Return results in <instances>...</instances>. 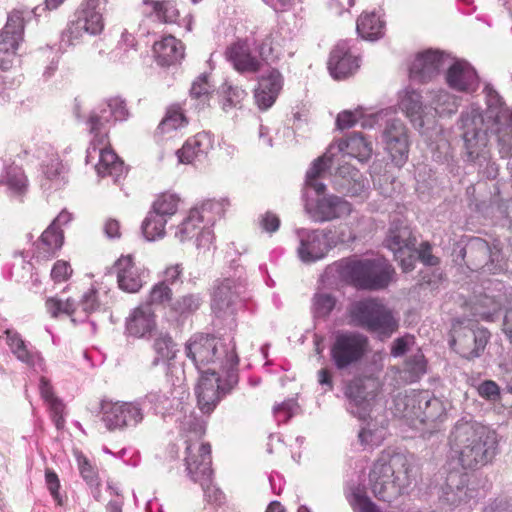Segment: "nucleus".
Segmentation results:
<instances>
[{"instance_id":"nucleus-1","label":"nucleus","mask_w":512,"mask_h":512,"mask_svg":"<svg viewBox=\"0 0 512 512\" xmlns=\"http://www.w3.org/2000/svg\"><path fill=\"white\" fill-rule=\"evenodd\" d=\"M449 445L463 468L474 469L487 464L494 457L497 438L488 427L463 418L454 425Z\"/></svg>"},{"instance_id":"nucleus-2","label":"nucleus","mask_w":512,"mask_h":512,"mask_svg":"<svg viewBox=\"0 0 512 512\" xmlns=\"http://www.w3.org/2000/svg\"><path fill=\"white\" fill-rule=\"evenodd\" d=\"M189 424L195 442L192 438L186 440L185 447V465L186 471L190 479L199 483L204 492V498L208 503L214 505H221L224 502L225 496L223 492L212 483V468H211V447L208 443L201 442L204 435V426L197 421L193 416L186 418L182 427Z\"/></svg>"},{"instance_id":"nucleus-3","label":"nucleus","mask_w":512,"mask_h":512,"mask_svg":"<svg viewBox=\"0 0 512 512\" xmlns=\"http://www.w3.org/2000/svg\"><path fill=\"white\" fill-rule=\"evenodd\" d=\"M409 458L399 452L383 451L368 476V488L379 500L391 502L409 484Z\"/></svg>"},{"instance_id":"nucleus-4","label":"nucleus","mask_w":512,"mask_h":512,"mask_svg":"<svg viewBox=\"0 0 512 512\" xmlns=\"http://www.w3.org/2000/svg\"><path fill=\"white\" fill-rule=\"evenodd\" d=\"M229 205L227 198L209 199L196 204L176 226L175 239L180 243L195 239L198 249L209 250L215 238L212 228Z\"/></svg>"},{"instance_id":"nucleus-5","label":"nucleus","mask_w":512,"mask_h":512,"mask_svg":"<svg viewBox=\"0 0 512 512\" xmlns=\"http://www.w3.org/2000/svg\"><path fill=\"white\" fill-rule=\"evenodd\" d=\"M338 274L354 286L362 289H382L389 285L394 270L382 258H346L335 263Z\"/></svg>"},{"instance_id":"nucleus-6","label":"nucleus","mask_w":512,"mask_h":512,"mask_svg":"<svg viewBox=\"0 0 512 512\" xmlns=\"http://www.w3.org/2000/svg\"><path fill=\"white\" fill-rule=\"evenodd\" d=\"M385 122L381 134V142L391 161L402 167L408 160L410 140L408 129L401 119L396 117L392 109L381 110L361 121V126L373 127L374 124Z\"/></svg>"},{"instance_id":"nucleus-7","label":"nucleus","mask_w":512,"mask_h":512,"mask_svg":"<svg viewBox=\"0 0 512 512\" xmlns=\"http://www.w3.org/2000/svg\"><path fill=\"white\" fill-rule=\"evenodd\" d=\"M167 379L174 386V390L173 392H171V395H168L166 392L162 391L149 392L144 396V398H141L142 403L144 401L148 402L151 405L154 412L156 414H160L163 417L172 414L174 411L180 408L181 412L183 413V416L177 419V422L179 424L181 437L183 439L184 444L186 445V440L189 438H193L192 433L190 432L191 427L189 426V424L185 425V429L182 427V424L183 422L186 421V418H188L189 416H193L197 421L202 423L204 427L205 424L202 420L197 418L192 411L187 413V407L183 406V399L186 395V391L183 386L184 376L176 375L174 376V378ZM192 442H195V439H192Z\"/></svg>"},{"instance_id":"nucleus-8","label":"nucleus","mask_w":512,"mask_h":512,"mask_svg":"<svg viewBox=\"0 0 512 512\" xmlns=\"http://www.w3.org/2000/svg\"><path fill=\"white\" fill-rule=\"evenodd\" d=\"M395 413L418 429V423L426 424L441 419L444 407L439 399L430 398L428 393L412 391L396 397Z\"/></svg>"},{"instance_id":"nucleus-9","label":"nucleus","mask_w":512,"mask_h":512,"mask_svg":"<svg viewBox=\"0 0 512 512\" xmlns=\"http://www.w3.org/2000/svg\"><path fill=\"white\" fill-rule=\"evenodd\" d=\"M351 314L361 327L376 334L380 340L391 337L399 326L392 311L374 299L356 302Z\"/></svg>"},{"instance_id":"nucleus-10","label":"nucleus","mask_w":512,"mask_h":512,"mask_svg":"<svg viewBox=\"0 0 512 512\" xmlns=\"http://www.w3.org/2000/svg\"><path fill=\"white\" fill-rule=\"evenodd\" d=\"M369 350V339L355 331H337L329 347L332 364L337 370L345 371L356 366Z\"/></svg>"},{"instance_id":"nucleus-11","label":"nucleus","mask_w":512,"mask_h":512,"mask_svg":"<svg viewBox=\"0 0 512 512\" xmlns=\"http://www.w3.org/2000/svg\"><path fill=\"white\" fill-rule=\"evenodd\" d=\"M144 418L142 399L134 401L102 399L100 402V419L110 432L134 429L143 422Z\"/></svg>"},{"instance_id":"nucleus-12","label":"nucleus","mask_w":512,"mask_h":512,"mask_svg":"<svg viewBox=\"0 0 512 512\" xmlns=\"http://www.w3.org/2000/svg\"><path fill=\"white\" fill-rule=\"evenodd\" d=\"M35 9L17 8L9 15L0 32V69L9 70L20 62L17 49L22 41L25 22L36 15Z\"/></svg>"},{"instance_id":"nucleus-13","label":"nucleus","mask_w":512,"mask_h":512,"mask_svg":"<svg viewBox=\"0 0 512 512\" xmlns=\"http://www.w3.org/2000/svg\"><path fill=\"white\" fill-rule=\"evenodd\" d=\"M459 129L470 157H478L481 150L487 146L488 132L495 134V127L486 117L481 108L470 105L461 112L458 120Z\"/></svg>"},{"instance_id":"nucleus-14","label":"nucleus","mask_w":512,"mask_h":512,"mask_svg":"<svg viewBox=\"0 0 512 512\" xmlns=\"http://www.w3.org/2000/svg\"><path fill=\"white\" fill-rule=\"evenodd\" d=\"M487 109L486 117L494 125L498 150L502 158H512V112L505 105L501 96L492 87L484 88Z\"/></svg>"},{"instance_id":"nucleus-15","label":"nucleus","mask_w":512,"mask_h":512,"mask_svg":"<svg viewBox=\"0 0 512 512\" xmlns=\"http://www.w3.org/2000/svg\"><path fill=\"white\" fill-rule=\"evenodd\" d=\"M299 240L297 254L299 259L306 264L314 263L324 259L329 251L344 242V238L337 236L331 228L296 230Z\"/></svg>"},{"instance_id":"nucleus-16","label":"nucleus","mask_w":512,"mask_h":512,"mask_svg":"<svg viewBox=\"0 0 512 512\" xmlns=\"http://www.w3.org/2000/svg\"><path fill=\"white\" fill-rule=\"evenodd\" d=\"M91 134L93 138L87 149L86 163H93L97 159L94 164L97 174L100 177H111L115 183L119 182L125 177L127 169L109 146L108 133L103 131Z\"/></svg>"},{"instance_id":"nucleus-17","label":"nucleus","mask_w":512,"mask_h":512,"mask_svg":"<svg viewBox=\"0 0 512 512\" xmlns=\"http://www.w3.org/2000/svg\"><path fill=\"white\" fill-rule=\"evenodd\" d=\"M315 194V197H311L308 191H303L304 210L315 223L342 219L353 211V205L341 196L325 192Z\"/></svg>"},{"instance_id":"nucleus-18","label":"nucleus","mask_w":512,"mask_h":512,"mask_svg":"<svg viewBox=\"0 0 512 512\" xmlns=\"http://www.w3.org/2000/svg\"><path fill=\"white\" fill-rule=\"evenodd\" d=\"M104 29V20L101 11L93 10L79 5L74 13V19L70 20L60 36V48H67L77 44L84 33L98 35Z\"/></svg>"},{"instance_id":"nucleus-19","label":"nucleus","mask_w":512,"mask_h":512,"mask_svg":"<svg viewBox=\"0 0 512 512\" xmlns=\"http://www.w3.org/2000/svg\"><path fill=\"white\" fill-rule=\"evenodd\" d=\"M246 279L224 278L217 280L213 286L211 308L217 317L233 315L244 300Z\"/></svg>"},{"instance_id":"nucleus-20","label":"nucleus","mask_w":512,"mask_h":512,"mask_svg":"<svg viewBox=\"0 0 512 512\" xmlns=\"http://www.w3.org/2000/svg\"><path fill=\"white\" fill-rule=\"evenodd\" d=\"M490 338V333L483 327L465 326L457 321L452 326L450 346L462 357L473 359L479 357Z\"/></svg>"},{"instance_id":"nucleus-21","label":"nucleus","mask_w":512,"mask_h":512,"mask_svg":"<svg viewBox=\"0 0 512 512\" xmlns=\"http://www.w3.org/2000/svg\"><path fill=\"white\" fill-rule=\"evenodd\" d=\"M46 309L52 317H57L60 313L71 317L72 322H84L89 315L99 308L96 291L91 288L86 291L79 302L67 299L63 302L55 297H50L45 302Z\"/></svg>"},{"instance_id":"nucleus-22","label":"nucleus","mask_w":512,"mask_h":512,"mask_svg":"<svg viewBox=\"0 0 512 512\" xmlns=\"http://www.w3.org/2000/svg\"><path fill=\"white\" fill-rule=\"evenodd\" d=\"M398 106L421 134H425L426 129L435 125V116L431 109L423 104L419 91L409 87L404 89L399 93Z\"/></svg>"},{"instance_id":"nucleus-23","label":"nucleus","mask_w":512,"mask_h":512,"mask_svg":"<svg viewBox=\"0 0 512 512\" xmlns=\"http://www.w3.org/2000/svg\"><path fill=\"white\" fill-rule=\"evenodd\" d=\"M479 496L480 491L468 474L451 473L448 476L443 498L449 505L470 509L477 503Z\"/></svg>"},{"instance_id":"nucleus-24","label":"nucleus","mask_w":512,"mask_h":512,"mask_svg":"<svg viewBox=\"0 0 512 512\" xmlns=\"http://www.w3.org/2000/svg\"><path fill=\"white\" fill-rule=\"evenodd\" d=\"M129 117L126 103L119 97L110 98L91 111L86 120L90 133L107 132V126L117 121H125Z\"/></svg>"},{"instance_id":"nucleus-25","label":"nucleus","mask_w":512,"mask_h":512,"mask_svg":"<svg viewBox=\"0 0 512 512\" xmlns=\"http://www.w3.org/2000/svg\"><path fill=\"white\" fill-rule=\"evenodd\" d=\"M451 56L439 50L428 49L418 53L409 66V77L425 83L444 70Z\"/></svg>"},{"instance_id":"nucleus-26","label":"nucleus","mask_w":512,"mask_h":512,"mask_svg":"<svg viewBox=\"0 0 512 512\" xmlns=\"http://www.w3.org/2000/svg\"><path fill=\"white\" fill-rule=\"evenodd\" d=\"M445 69V82L452 90L471 94L479 88L478 74L469 62L451 57Z\"/></svg>"},{"instance_id":"nucleus-27","label":"nucleus","mask_w":512,"mask_h":512,"mask_svg":"<svg viewBox=\"0 0 512 512\" xmlns=\"http://www.w3.org/2000/svg\"><path fill=\"white\" fill-rule=\"evenodd\" d=\"M118 287L127 293H137L143 287L148 271L136 264L131 255L121 256L114 264Z\"/></svg>"},{"instance_id":"nucleus-28","label":"nucleus","mask_w":512,"mask_h":512,"mask_svg":"<svg viewBox=\"0 0 512 512\" xmlns=\"http://www.w3.org/2000/svg\"><path fill=\"white\" fill-rule=\"evenodd\" d=\"M218 343V339L214 336L196 334L186 343L185 352L196 368L202 372L203 367L214 364L219 358Z\"/></svg>"},{"instance_id":"nucleus-29","label":"nucleus","mask_w":512,"mask_h":512,"mask_svg":"<svg viewBox=\"0 0 512 512\" xmlns=\"http://www.w3.org/2000/svg\"><path fill=\"white\" fill-rule=\"evenodd\" d=\"M283 82V76L277 69L268 67L262 70L254 90L255 103L260 110L273 106L283 88Z\"/></svg>"},{"instance_id":"nucleus-30","label":"nucleus","mask_w":512,"mask_h":512,"mask_svg":"<svg viewBox=\"0 0 512 512\" xmlns=\"http://www.w3.org/2000/svg\"><path fill=\"white\" fill-rule=\"evenodd\" d=\"M219 382L220 377L215 370L207 369L201 372L195 392L199 409L203 413H211L219 402L222 390Z\"/></svg>"},{"instance_id":"nucleus-31","label":"nucleus","mask_w":512,"mask_h":512,"mask_svg":"<svg viewBox=\"0 0 512 512\" xmlns=\"http://www.w3.org/2000/svg\"><path fill=\"white\" fill-rule=\"evenodd\" d=\"M155 328L156 315L149 304H140L125 319V334L133 338L150 336Z\"/></svg>"},{"instance_id":"nucleus-32","label":"nucleus","mask_w":512,"mask_h":512,"mask_svg":"<svg viewBox=\"0 0 512 512\" xmlns=\"http://www.w3.org/2000/svg\"><path fill=\"white\" fill-rule=\"evenodd\" d=\"M152 348L155 353L152 366L165 364L167 378H174L176 375L184 376L183 369L172 363V360L176 357L177 349L175 342L168 333H158L153 340Z\"/></svg>"},{"instance_id":"nucleus-33","label":"nucleus","mask_w":512,"mask_h":512,"mask_svg":"<svg viewBox=\"0 0 512 512\" xmlns=\"http://www.w3.org/2000/svg\"><path fill=\"white\" fill-rule=\"evenodd\" d=\"M330 74L335 79H344L359 68V60L350 53L348 41L339 42L332 50L328 62Z\"/></svg>"},{"instance_id":"nucleus-34","label":"nucleus","mask_w":512,"mask_h":512,"mask_svg":"<svg viewBox=\"0 0 512 512\" xmlns=\"http://www.w3.org/2000/svg\"><path fill=\"white\" fill-rule=\"evenodd\" d=\"M6 341L13 355L35 371L44 370V360L40 352L26 342L21 335L13 330L6 331Z\"/></svg>"},{"instance_id":"nucleus-35","label":"nucleus","mask_w":512,"mask_h":512,"mask_svg":"<svg viewBox=\"0 0 512 512\" xmlns=\"http://www.w3.org/2000/svg\"><path fill=\"white\" fill-rule=\"evenodd\" d=\"M212 147V136L208 132H200L187 139L176 155L180 163L192 164L203 159Z\"/></svg>"},{"instance_id":"nucleus-36","label":"nucleus","mask_w":512,"mask_h":512,"mask_svg":"<svg viewBox=\"0 0 512 512\" xmlns=\"http://www.w3.org/2000/svg\"><path fill=\"white\" fill-rule=\"evenodd\" d=\"M345 396L348 398V410L361 420H366L370 412V397L366 392L362 379L351 380L345 388Z\"/></svg>"},{"instance_id":"nucleus-37","label":"nucleus","mask_w":512,"mask_h":512,"mask_svg":"<svg viewBox=\"0 0 512 512\" xmlns=\"http://www.w3.org/2000/svg\"><path fill=\"white\" fill-rule=\"evenodd\" d=\"M356 476L357 480L360 478L356 475V472H347L346 474V498L353 508L354 512H381L379 507L365 494L364 489L360 483L354 479Z\"/></svg>"},{"instance_id":"nucleus-38","label":"nucleus","mask_w":512,"mask_h":512,"mask_svg":"<svg viewBox=\"0 0 512 512\" xmlns=\"http://www.w3.org/2000/svg\"><path fill=\"white\" fill-rule=\"evenodd\" d=\"M416 242L412 230L404 223H392L385 239L386 247L391 250L394 255L406 251L411 252L413 249H416Z\"/></svg>"},{"instance_id":"nucleus-39","label":"nucleus","mask_w":512,"mask_h":512,"mask_svg":"<svg viewBox=\"0 0 512 512\" xmlns=\"http://www.w3.org/2000/svg\"><path fill=\"white\" fill-rule=\"evenodd\" d=\"M226 59L239 72H256L261 68V62L254 57L244 42H237L226 49Z\"/></svg>"},{"instance_id":"nucleus-40","label":"nucleus","mask_w":512,"mask_h":512,"mask_svg":"<svg viewBox=\"0 0 512 512\" xmlns=\"http://www.w3.org/2000/svg\"><path fill=\"white\" fill-rule=\"evenodd\" d=\"M333 149H335V147L334 145H331L326 153L312 162L310 168L306 172L303 191H308L309 189L314 190L315 193H323L326 191V185L321 182L320 179L332 166L333 161L331 151Z\"/></svg>"},{"instance_id":"nucleus-41","label":"nucleus","mask_w":512,"mask_h":512,"mask_svg":"<svg viewBox=\"0 0 512 512\" xmlns=\"http://www.w3.org/2000/svg\"><path fill=\"white\" fill-rule=\"evenodd\" d=\"M41 188L44 191H57L67 183V169L58 156L42 165Z\"/></svg>"},{"instance_id":"nucleus-42","label":"nucleus","mask_w":512,"mask_h":512,"mask_svg":"<svg viewBox=\"0 0 512 512\" xmlns=\"http://www.w3.org/2000/svg\"><path fill=\"white\" fill-rule=\"evenodd\" d=\"M338 152L358 159L360 162L369 160L373 153V144L360 133H352L334 146Z\"/></svg>"},{"instance_id":"nucleus-43","label":"nucleus","mask_w":512,"mask_h":512,"mask_svg":"<svg viewBox=\"0 0 512 512\" xmlns=\"http://www.w3.org/2000/svg\"><path fill=\"white\" fill-rule=\"evenodd\" d=\"M155 57L161 65H171L184 56V47L174 36H166L153 46Z\"/></svg>"},{"instance_id":"nucleus-44","label":"nucleus","mask_w":512,"mask_h":512,"mask_svg":"<svg viewBox=\"0 0 512 512\" xmlns=\"http://www.w3.org/2000/svg\"><path fill=\"white\" fill-rule=\"evenodd\" d=\"M0 186L11 196L19 197L27 191L28 180L21 167L6 165L0 173Z\"/></svg>"},{"instance_id":"nucleus-45","label":"nucleus","mask_w":512,"mask_h":512,"mask_svg":"<svg viewBox=\"0 0 512 512\" xmlns=\"http://www.w3.org/2000/svg\"><path fill=\"white\" fill-rule=\"evenodd\" d=\"M336 174L343 179L344 182L340 184L341 189L349 196H359L367 189V179L351 165L340 166Z\"/></svg>"},{"instance_id":"nucleus-46","label":"nucleus","mask_w":512,"mask_h":512,"mask_svg":"<svg viewBox=\"0 0 512 512\" xmlns=\"http://www.w3.org/2000/svg\"><path fill=\"white\" fill-rule=\"evenodd\" d=\"M356 31L362 39L375 41L384 36L385 22L375 12H364L357 19Z\"/></svg>"},{"instance_id":"nucleus-47","label":"nucleus","mask_w":512,"mask_h":512,"mask_svg":"<svg viewBox=\"0 0 512 512\" xmlns=\"http://www.w3.org/2000/svg\"><path fill=\"white\" fill-rule=\"evenodd\" d=\"M63 230L50 224L41 234L36 246V256L38 258H49L54 255L63 245Z\"/></svg>"},{"instance_id":"nucleus-48","label":"nucleus","mask_w":512,"mask_h":512,"mask_svg":"<svg viewBox=\"0 0 512 512\" xmlns=\"http://www.w3.org/2000/svg\"><path fill=\"white\" fill-rule=\"evenodd\" d=\"M142 5L143 14L146 16L154 15L157 20L163 23H174L179 17V10L171 0H142Z\"/></svg>"},{"instance_id":"nucleus-49","label":"nucleus","mask_w":512,"mask_h":512,"mask_svg":"<svg viewBox=\"0 0 512 512\" xmlns=\"http://www.w3.org/2000/svg\"><path fill=\"white\" fill-rule=\"evenodd\" d=\"M39 391L42 399L50 409L51 417L55 426L57 429H61L64 426V404L54 395L53 387L47 378H40Z\"/></svg>"},{"instance_id":"nucleus-50","label":"nucleus","mask_w":512,"mask_h":512,"mask_svg":"<svg viewBox=\"0 0 512 512\" xmlns=\"http://www.w3.org/2000/svg\"><path fill=\"white\" fill-rule=\"evenodd\" d=\"M502 306V294L480 296L473 304V315L484 321H494Z\"/></svg>"},{"instance_id":"nucleus-51","label":"nucleus","mask_w":512,"mask_h":512,"mask_svg":"<svg viewBox=\"0 0 512 512\" xmlns=\"http://www.w3.org/2000/svg\"><path fill=\"white\" fill-rule=\"evenodd\" d=\"M386 437V430L373 421H368L361 427L358 440L363 449H372L379 446Z\"/></svg>"},{"instance_id":"nucleus-52","label":"nucleus","mask_w":512,"mask_h":512,"mask_svg":"<svg viewBox=\"0 0 512 512\" xmlns=\"http://www.w3.org/2000/svg\"><path fill=\"white\" fill-rule=\"evenodd\" d=\"M431 105L433 106L432 114H434L435 117L437 115H451L457 111L459 101L456 96L452 95L446 90L441 89L434 93L431 100Z\"/></svg>"},{"instance_id":"nucleus-53","label":"nucleus","mask_w":512,"mask_h":512,"mask_svg":"<svg viewBox=\"0 0 512 512\" xmlns=\"http://www.w3.org/2000/svg\"><path fill=\"white\" fill-rule=\"evenodd\" d=\"M167 221V218H164V216L150 211L141 226L145 239L155 241L163 238Z\"/></svg>"},{"instance_id":"nucleus-54","label":"nucleus","mask_w":512,"mask_h":512,"mask_svg":"<svg viewBox=\"0 0 512 512\" xmlns=\"http://www.w3.org/2000/svg\"><path fill=\"white\" fill-rule=\"evenodd\" d=\"M203 303L199 293H188L178 297L171 303V310L179 315H188L196 312Z\"/></svg>"},{"instance_id":"nucleus-55","label":"nucleus","mask_w":512,"mask_h":512,"mask_svg":"<svg viewBox=\"0 0 512 512\" xmlns=\"http://www.w3.org/2000/svg\"><path fill=\"white\" fill-rule=\"evenodd\" d=\"M336 299L330 293L318 291L312 298L311 310L315 318H326L333 311Z\"/></svg>"},{"instance_id":"nucleus-56","label":"nucleus","mask_w":512,"mask_h":512,"mask_svg":"<svg viewBox=\"0 0 512 512\" xmlns=\"http://www.w3.org/2000/svg\"><path fill=\"white\" fill-rule=\"evenodd\" d=\"M187 119L179 106H171L167 109L166 114L158 126L160 133H169L184 127Z\"/></svg>"},{"instance_id":"nucleus-57","label":"nucleus","mask_w":512,"mask_h":512,"mask_svg":"<svg viewBox=\"0 0 512 512\" xmlns=\"http://www.w3.org/2000/svg\"><path fill=\"white\" fill-rule=\"evenodd\" d=\"M173 299V291L172 288L164 285V283L157 282L152 285L149 293L147 295V300L144 304H149L152 306H166L167 304L172 303Z\"/></svg>"},{"instance_id":"nucleus-58","label":"nucleus","mask_w":512,"mask_h":512,"mask_svg":"<svg viewBox=\"0 0 512 512\" xmlns=\"http://www.w3.org/2000/svg\"><path fill=\"white\" fill-rule=\"evenodd\" d=\"M179 201V197L175 194H162L154 202L152 211L168 218L176 213Z\"/></svg>"},{"instance_id":"nucleus-59","label":"nucleus","mask_w":512,"mask_h":512,"mask_svg":"<svg viewBox=\"0 0 512 512\" xmlns=\"http://www.w3.org/2000/svg\"><path fill=\"white\" fill-rule=\"evenodd\" d=\"M278 32H272L259 45V53L264 60H274L281 55V43Z\"/></svg>"},{"instance_id":"nucleus-60","label":"nucleus","mask_w":512,"mask_h":512,"mask_svg":"<svg viewBox=\"0 0 512 512\" xmlns=\"http://www.w3.org/2000/svg\"><path fill=\"white\" fill-rule=\"evenodd\" d=\"M223 98H222V108L225 111L229 109L239 107L241 105L242 100L246 97V92L237 87L232 86L230 84H224L222 87Z\"/></svg>"},{"instance_id":"nucleus-61","label":"nucleus","mask_w":512,"mask_h":512,"mask_svg":"<svg viewBox=\"0 0 512 512\" xmlns=\"http://www.w3.org/2000/svg\"><path fill=\"white\" fill-rule=\"evenodd\" d=\"M405 373L408 374L406 379L410 382L417 381L426 373V361L422 353L418 352L406 361Z\"/></svg>"},{"instance_id":"nucleus-62","label":"nucleus","mask_w":512,"mask_h":512,"mask_svg":"<svg viewBox=\"0 0 512 512\" xmlns=\"http://www.w3.org/2000/svg\"><path fill=\"white\" fill-rule=\"evenodd\" d=\"M296 400L288 399L274 407V416L278 423H286L298 410Z\"/></svg>"},{"instance_id":"nucleus-63","label":"nucleus","mask_w":512,"mask_h":512,"mask_svg":"<svg viewBox=\"0 0 512 512\" xmlns=\"http://www.w3.org/2000/svg\"><path fill=\"white\" fill-rule=\"evenodd\" d=\"M183 272L184 267L182 263L170 264L161 272V280L159 282L171 287L177 282H182Z\"/></svg>"},{"instance_id":"nucleus-64","label":"nucleus","mask_w":512,"mask_h":512,"mask_svg":"<svg viewBox=\"0 0 512 512\" xmlns=\"http://www.w3.org/2000/svg\"><path fill=\"white\" fill-rule=\"evenodd\" d=\"M77 463L82 478L90 486L98 484V475L94 467L83 455L77 456Z\"/></svg>"}]
</instances>
